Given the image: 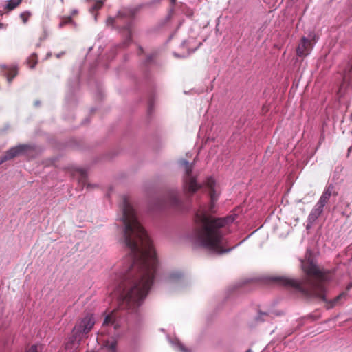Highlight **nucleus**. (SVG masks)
Listing matches in <instances>:
<instances>
[{
    "mask_svg": "<svg viewBox=\"0 0 352 352\" xmlns=\"http://www.w3.org/2000/svg\"><path fill=\"white\" fill-rule=\"evenodd\" d=\"M121 207L124 242L131 252L127 258L129 264L120 273L115 296L122 308L133 309L142 304L153 283L157 259L151 241L126 196L122 197Z\"/></svg>",
    "mask_w": 352,
    "mask_h": 352,
    "instance_id": "f257e3e1",
    "label": "nucleus"
},
{
    "mask_svg": "<svg viewBox=\"0 0 352 352\" xmlns=\"http://www.w3.org/2000/svg\"><path fill=\"white\" fill-rule=\"evenodd\" d=\"M181 165L185 168L184 177V188L186 192L193 194L202 187L197 184L196 177L192 175V164L186 160L180 161ZM203 186L210 192V206L208 208H201L195 215L196 226L192 230L190 239L199 246L204 248L211 252L222 254L229 252L232 248L225 249L224 234L221 228L227 223V220L222 218H214L211 213L214 212V205L219 193L216 190V182L210 177L206 179Z\"/></svg>",
    "mask_w": 352,
    "mask_h": 352,
    "instance_id": "f03ea898",
    "label": "nucleus"
},
{
    "mask_svg": "<svg viewBox=\"0 0 352 352\" xmlns=\"http://www.w3.org/2000/svg\"><path fill=\"white\" fill-rule=\"evenodd\" d=\"M301 267L308 276L302 281L286 276H275L272 280L280 285L293 288L306 296L319 298L326 302L324 276L311 255H306V258L301 260Z\"/></svg>",
    "mask_w": 352,
    "mask_h": 352,
    "instance_id": "7ed1b4c3",
    "label": "nucleus"
},
{
    "mask_svg": "<svg viewBox=\"0 0 352 352\" xmlns=\"http://www.w3.org/2000/svg\"><path fill=\"white\" fill-rule=\"evenodd\" d=\"M95 320L92 315H87L74 327L76 333H87L94 327Z\"/></svg>",
    "mask_w": 352,
    "mask_h": 352,
    "instance_id": "20e7f679",
    "label": "nucleus"
},
{
    "mask_svg": "<svg viewBox=\"0 0 352 352\" xmlns=\"http://www.w3.org/2000/svg\"><path fill=\"white\" fill-rule=\"evenodd\" d=\"M27 148L28 146L26 145H18L12 147L8 150L3 155L0 157V165L8 160H10L21 155L26 151Z\"/></svg>",
    "mask_w": 352,
    "mask_h": 352,
    "instance_id": "39448f33",
    "label": "nucleus"
},
{
    "mask_svg": "<svg viewBox=\"0 0 352 352\" xmlns=\"http://www.w3.org/2000/svg\"><path fill=\"white\" fill-rule=\"evenodd\" d=\"M107 327H113L115 330H118L120 327V316L116 311L113 310L107 314L102 322V328Z\"/></svg>",
    "mask_w": 352,
    "mask_h": 352,
    "instance_id": "423d86ee",
    "label": "nucleus"
},
{
    "mask_svg": "<svg viewBox=\"0 0 352 352\" xmlns=\"http://www.w3.org/2000/svg\"><path fill=\"white\" fill-rule=\"evenodd\" d=\"M311 50V41L303 36L296 48V54L299 57H305L308 55Z\"/></svg>",
    "mask_w": 352,
    "mask_h": 352,
    "instance_id": "0eeeda50",
    "label": "nucleus"
},
{
    "mask_svg": "<svg viewBox=\"0 0 352 352\" xmlns=\"http://www.w3.org/2000/svg\"><path fill=\"white\" fill-rule=\"evenodd\" d=\"M324 206L316 204L308 216V221L310 224L314 223L323 212Z\"/></svg>",
    "mask_w": 352,
    "mask_h": 352,
    "instance_id": "6e6552de",
    "label": "nucleus"
},
{
    "mask_svg": "<svg viewBox=\"0 0 352 352\" xmlns=\"http://www.w3.org/2000/svg\"><path fill=\"white\" fill-rule=\"evenodd\" d=\"M1 67H2V68H3L5 69L3 71L4 75L6 76L8 83H11L13 78L18 74L17 66L12 65V66L9 67V66L3 65Z\"/></svg>",
    "mask_w": 352,
    "mask_h": 352,
    "instance_id": "1a4fd4ad",
    "label": "nucleus"
},
{
    "mask_svg": "<svg viewBox=\"0 0 352 352\" xmlns=\"http://www.w3.org/2000/svg\"><path fill=\"white\" fill-rule=\"evenodd\" d=\"M22 0H5L1 5L2 10L9 12L17 8L21 3Z\"/></svg>",
    "mask_w": 352,
    "mask_h": 352,
    "instance_id": "9d476101",
    "label": "nucleus"
},
{
    "mask_svg": "<svg viewBox=\"0 0 352 352\" xmlns=\"http://www.w3.org/2000/svg\"><path fill=\"white\" fill-rule=\"evenodd\" d=\"M333 188V186L332 185H329L325 190L323 192L322 195L320 197V199L317 202L320 206H322L324 207L326 204L328 202L332 192V190Z\"/></svg>",
    "mask_w": 352,
    "mask_h": 352,
    "instance_id": "9b49d317",
    "label": "nucleus"
},
{
    "mask_svg": "<svg viewBox=\"0 0 352 352\" xmlns=\"http://www.w3.org/2000/svg\"><path fill=\"white\" fill-rule=\"evenodd\" d=\"M105 347L109 352H116L117 341L115 339H111L106 342Z\"/></svg>",
    "mask_w": 352,
    "mask_h": 352,
    "instance_id": "f8f14e48",
    "label": "nucleus"
},
{
    "mask_svg": "<svg viewBox=\"0 0 352 352\" xmlns=\"http://www.w3.org/2000/svg\"><path fill=\"white\" fill-rule=\"evenodd\" d=\"M27 63L31 69L34 68L37 64V56L35 54H32L27 60Z\"/></svg>",
    "mask_w": 352,
    "mask_h": 352,
    "instance_id": "ddd939ff",
    "label": "nucleus"
},
{
    "mask_svg": "<svg viewBox=\"0 0 352 352\" xmlns=\"http://www.w3.org/2000/svg\"><path fill=\"white\" fill-rule=\"evenodd\" d=\"M169 204L171 206H177L179 204V199L176 192H172L170 194Z\"/></svg>",
    "mask_w": 352,
    "mask_h": 352,
    "instance_id": "4468645a",
    "label": "nucleus"
},
{
    "mask_svg": "<svg viewBox=\"0 0 352 352\" xmlns=\"http://www.w3.org/2000/svg\"><path fill=\"white\" fill-rule=\"evenodd\" d=\"M31 16H32V12L28 10L21 12L19 15L21 19L22 20V21L24 24H25L28 21V20Z\"/></svg>",
    "mask_w": 352,
    "mask_h": 352,
    "instance_id": "2eb2a0df",
    "label": "nucleus"
},
{
    "mask_svg": "<svg viewBox=\"0 0 352 352\" xmlns=\"http://www.w3.org/2000/svg\"><path fill=\"white\" fill-rule=\"evenodd\" d=\"M72 22V16H67V17L63 18V19H61L60 22L58 24V27L60 28H61L63 26H65V25L70 23Z\"/></svg>",
    "mask_w": 352,
    "mask_h": 352,
    "instance_id": "dca6fc26",
    "label": "nucleus"
},
{
    "mask_svg": "<svg viewBox=\"0 0 352 352\" xmlns=\"http://www.w3.org/2000/svg\"><path fill=\"white\" fill-rule=\"evenodd\" d=\"M182 277V274L179 272H173L172 273L170 276H169V280L170 281H175L177 279H179Z\"/></svg>",
    "mask_w": 352,
    "mask_h": 352,
    "instance_id": "f3484780",
    "label": "nucleus"
},
{
    "mask_svg": "<svg viewBox=\"0 0 352 352\" xmlns=\"http://www.w3.org/2000/svg\"><path fill=\"white\" fill-rule=\"evenodd\" d=\"M175 346L181 352H190L189 350L180 342H177Z\"/></svg>",
    "mask_w": 352,
    "mask_h": 352,
    "instance_id": "a211bd4d",
    "label": "nucleus"
},
{
    "mask_svg": "<svg viewBox=\"0 0 352 352\" xmlns=\"http://www.w3.org/2000/svg\"><path fill=\"white\" fill-rule=\"evenodd\" d=\"M103 3L102 1H98L95 2L94 6L91 7V9L94 10H98L102 8Z\"/></svg>",
    "mask_w": 352,
    "mask_h": 352,
    "instance_id": "6ab92c4d",
    "label": "nucleus"
},
{
    "mask_svg": "<svg viewBox=\"0 0 352 352\" xmlns=\"http://www.w3.org/2000/svg\"><path fill=\"white\" fill-rule=\"evenodd\" d=\"M344 296L343 294L339 295L338 296H337L332 302H331V307H333L334 306L337 302L338 301V300L342 298V296Z\"/></svg>",
    "mask_w": 352,
    "mask_h": 352,
    "instance_id": "aec40b11",
    "label": "nucleus"
},
{
    "mask_svg": "<svg viewBox=\"0 0 352 352\" xmlns=\"http://www.w3.org/2000/svg\"><path fill=\"white\" fill-rule=\"evenodd\" d=\"M27 352H37V347L36 345H32Z\"/></svg>",
    "mask_w": 352,
    "mask_h": 352,
    "instance_id": "412c9836",
    "label": "nucleus"
},
{
    "mask_svg": "<svg viewBox=\"0 0 352 352\" xmlns=\"http://www.w3.org/2000/svg\"><path fill=\"white\" fill-rule=\"evenodd\" d=\"M4 28V25L3 23H0V29H2Z\"/></svg>",
    "mask_w": 352,
    "mask_h": 352,
    "instance_id": "4be33fe9",
    "label": "nucleus"
},
{
    "mask_svg": "<svg viewBox=\"0 0 352 352\" xmlns=\"http://www.w3.org/2000/svg\"><path fill=\"white\" fill-rule=\"evenodd\" d=\"M80 172V174L82 175V176L83 177L84 175L85 174V172L82 170Z\"/></svg>",
    "mask_w": 352,
    "mask_h": 352,
    "instance_id": "5701e85b",
    "label": "nucleus"
},
{
    "mask_svg": "<svg viewBox=\"0 0 352 352\" xmlns=\"http://www.w3.org/2000/svg\"><path fill=\"white\" fill-rule=\"evenodd\" d=\"M39 104H40V102L38 101L35 102V105L36 106H38Z\"/></svg>",
    "mask_w": 352,
    "mask_h": 352,
    "instance_id": "b1692460",
    "label": "nucleus"
},
{
    "mask_svg": "<svg viewBox=\"0 0 352 352\" xmlns=\"http://www.w3.org/2000/svg\"><path fill=\"white\" fill-rule=\"evenodd\" d=\"M175 1H176V0H171V1H172V3H173V4H175Z\"/></svg>",
    "mask_w": 352,
    "mask_h": 352,
    "instance_id": "393cba45",
    "label": "nucleus"
},
{
    "mask_svg": "<svg viewBox=\"0 0 352 352\" xmlns=\"http://www.w3.org/2000/svg\"><path fill=\"white\" fill-rule=\"evenodd\" d=\"M186 41H184L183 43H182V45L184 46L186 45Z\"/></svg>",
    "mask_w": 352,
    "mask_h": 352,
    "instance_id": "a878e982",
    "label": "nucleus"
},
{
    "mask_svg": "<svg viewBox=\"0 0 352 352\" xmlns=\"http://www.w3.org/2000/svg\"><path fill=\"white\" fill-rule=\"evenodd\" d=\"M246 352H252L251 349H248Z\"/></svg>",
    "mask_w": 352,
    "mask_h": 352,
    "instance_id": "bb28decb",
    "label": "nucleus"
},
{
    "mask_svg": "<svg viewBox=\"0 0 352 352\" xmlns=\"http://www.w3.org/2000/svg\"><path fill=\"white\" fill-rule=\"evenodd\" d=\"M60 56V54H58L57 57L59 58Z\"/></svg>",
    "mask_w": 352,
    "mask_h": 352,
    "instance_id": "cd10ccee",
    "label": "nucleus"
},
{
    "mask_svg": "<svg viewBox=\"0 0 352 352\" xmlns=\"http://www.w3.org/2000/svg\"><path fill=\"white\" fill-rule=\"evenodd\" d=\"M351 120H352V113H351Z\"/></svg>",
    "mask_w": 352,
    "mask_h": 352,
    "instance_id": "c85d7f7f",
    "label": "nucleus"
}]
</instances>
